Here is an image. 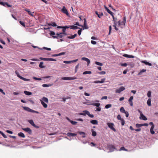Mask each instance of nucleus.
Listing matches in <instances>:
<instances>
[{
	"label": "nucleus",
	"instance_id": "obj_1",
	"mask_svg": "<svg viewBox=\"0 0 158 158\" xmlns=\"http://www.w3.org/2000/svg\"><path fill=\"white\" fill-rule=\"evenodd\" d=\"M40 101L41 104L44 108L47 107V104L45 103H48V100L47 98L44 97L40 100Z\"/></svg>",
	"mask_w": 158,
	"mask_h": 158
},
{
	"label": "nucleus",
	"instance_id": "obj_2",
	"mask_svg": "<svg viewBox=\"0 0 158 158\" xmlns=\"http://www.w3.org/2000/svg\"><path fill=\"white\" fill-rule=\"evenodd\" d=\"M23 108L24 110H26L27 111L29 112H31L32 113H35L36 114H39V112L34 110H32L29 107H25V106H23Z\"/></svg>",
	"mask_w": 158,
	"mask_h": 158
},
{
	"label": "nucleus",
	"instance_id": "obj_3",
	"mask_svg": "<svg viewBox=\"0 0 158 158\" xmlns=\"http://www.w3.org/2000/svg\"><path fill=\"white\" fill-rule=\"evenodd\" d=\"M126 21V20H119L117 23V24L118 26L120 27L121 28H123L125 26Z\"/></svg>",
	"mask_w": 158,
	"mask_h": 158
},
{
	"label": "nucleus",
	"instance_id": "obj_4",
	"mask_svg": "<svg viewBox=\"0 0 158 158\" xmlns=\"http://www.w3.org/2000/svg\"><path fill=\"white\" fill-rule=\"evenodd\" d=\"M107 125H108L109 128H110L111 130H112L114 132L116 131V130L114 127V123H107Z\"/></svg>",
	"mask_w": 158,
	"mask_h": 158
},
{
	"label": "nucleus",
	"instance_id": "obj_5",
	"mask_svg": "<svg viewBox=\"0 0 158 158\" xmlns=\"http://www.w3.org/2000/svg\"><path fill=\"white\" fill-rule=\"evenodd\" d=\"M28 122L33 127L36 128H39V126H36L35 124H34V121L32 120H28Z\"/></svg>",
	"mask_w": 158,
	"mask_h": 158
},
{
	"label": "nucleus",
	"instance_id": "obj_6",
	"mask_svg": "<svg viewBox=\"0 0 158 158\" xmlns=\"http://www.w3.org/2000/svg\"><path fill=\"white\" fill-rule=\"evenodd\" d=\"M104 7L108 13L112 16L113 20H114V17L113 15V13L112 11H110V10L105 5H104Z\"/></svg>",
	"mask_w": 158,
	"mask_h": 158
},
{
	"label": "nucleus",
	"instance_id": "obj_7",
	"mask_svg": "<svg viewBox=\"0 0 158 158\" xmlns=\"http://www.w3.org/2000/svg\"><path fill=\"white\" fill-rule=\"evenodd\" d=\"M138 111L140 114V116L139 117L140 119H142L143 120H146L147 119V118L142 113L140 110H139Z\"/></svg>",
	"mask_w": 158,
	"mask_h": 158
},
{
	"label": "nucleus",
	"instance_id": "obj_8",
	"mask_svg": "<svg viewBox=\"0 0 158 158\" xmlns=\"http://www.w3.org/2000/svg\"><path fill=\"white\" fill-rule=\"evenodd\" d=\"M108 148L110 150V152H112L116 149L114 146L112 145H108Z\"/></svg>",
	"mask_w": 158,
	"mask_h": 158
},
{
	"label": "nucleus",
	"instance_id": "obj_9",
	"mask_svg": "<svg viewBox=\"0 0 158 158\" xmlns=\"http://www.w3.org/2000/svg\"><path fill=\"white\" fill-rule=\"evenodd\" d=\"M77 79V78L75 77H64L61 78L62 80H75Z\"/></svg>",
	"mask_w": 158,
	"mask_h": 158
},
{
	"label": "nucleus",
	"instance_id": "obj_10",
	"mask_svg": "<svg viewBox=\"0 0 158 158\" xmlns=\"http://www.w3.org/2000/svg\"><path fill=\"white\" fill-rule=\"evenodd\" d=\"M125 89V88L123 86H121L119 89H116L115 90V93H120L122 91L124 90Z\"/></svg>",
	"mask_w": 158,
	"mask_h": 158
},
{
	"label": "nucleus",
	"instance_id": "obj_11",
	"mask_svg": "<svg viewBox=\"0 0 158 158\" xmlns=\"http://www.w3.org/2000/svg\"><path fill=\"white\" fill-rule=\"evenodd\" d=\"M22 129L24 130V131L26 132H27L29 134H31L32 133V131L28 127H27L26 128H22Z\"/></svg>",
	"mask_w": 158,
	"mask_h": 158
},
{
	"label": "nucleus",
	"instance_id": "obj_12",
	"mask_svg": "<svg viewBox=\"0 0 158 158\" xmlns=\"http://www.w3.org/2000/svg\"><path fill=\"white\" fill-rule=\"evenodd\" d=\"M61 11L63 13L66 14L68 16H69V14L68 13L67 10L64 6L63 7V8L61 10Z\"/></svg>",
	"mask_w": 158,
	"mask_h": 158
},
{
	"label": "nucleus",
	"instance_id": "obj_13",
	"mask_svg": "<svg viewBox=\"0 0 158 158\" xmlns=\"http://www.w3.org/2000/svg\"><path fill=\"white\" fill-rule=\"evenodd\" d=\"M78 60V59H76L75 60H72L71 61H64L63 62L65 64H70L72 63H73L75 62H76Z\"/></svg>",
	"mask_w": 158,
	"mask_h": 158
},
{
	"label": "nucleus",
	"instance_id": "obj_14",
	"mask_svg": "<svg viewBox=\"0 0 158 158\" xmlns=\"http://www.w3.org/2000/svg\"><path fill=\"white\" fill-rule=\"evenodd\" d=\"M81 27H83V30L87 29L89 28V27L87 24L86 20H84V25H82V26H81Z\"/></svg>",
	"mask_w": 158,
	"mask_h": 158
},
{
	"label": "nucleus",
	"instance_id": "obj_15",
	"mask_svg": "<svg viewBox=\"0 0 158 158\" xmlns=\"http://www.w3.org/2000/svg\"><path fill=\"white\" fill-rule=\"evenodd\" d=\"M56 35L57 36H53V37L55 38L58 39V38H61L64 36V35H63L62 33H57Z\"/></svg>",
	"mask_w": 158,
	"mask_h": 158
},
{
	"label": "nucleus",
	"instance_id": "obj_16",
	"mask_svg": "<svg viewBox=\"0 0 158 158\" xmlns=\"http://www.w3.org/2000/svg\"><path fill=\"white\" fill-rule=\"evenodd\" d=\"M84 112H85V113L90 118H93L94 117V115L93 114H90L88 110H84L83 111Z\"/></svg>",
	"mask_w": 158,
	"mask_h": 158
},
{
	"label": "nucleus",
	"instance_id": "obj_17",
	"mask_svg": "<svg viewBox=\"0 0 158 158\" xmlns=\"http://www.w3.org/2000/svg\"><path fill=\"white\" fill-rule=\"evenodd\" d=\"M67 135L69 137H73L76 136L77 134L75 133L68 132L67 133Z\"/></svg>",
	"mask_w": 158,
	"mask_h": 158
},
{
	"label": "nucleus",
	"instance_id": "obj_18",
	"mask_svg": "<svg viewBox=\"0 0 158 158\" xmlns=\"http://www.w3.org/2000/svg\"><path fill=\"white\" fill-rule=\"evenodd\" d=\"M81 60L85 61L88 64H89L90 63V61L89 59L86 57H83L81 58Z\"/></svg>",
	"mask_w": 158,
	"mask_h": 158
},
{
	"label": "nucleus",
	"instance_id": "obj_19",
	"mask_svg": "<svg viewBox=\"0 0 158 158\" xmlns=\"http://www.w3.org/2000/svg\"><path fill=\"white\" fill-rule=\"evenodd\" d=\"M123 56L124 57L128 58H133L134 57V56L133 55H129L126 54H123Z\"/></svg>",
	"mask_w": 158,
	"mask_h": 158
},
{
	"label": "nucleus",
	"instance_id": "obj_20",
	"mask_svg": "<svg viewBox=\"0 0 158 158\" xmlns=\"http://www.w3.org/2000/svg\"><path fill=\"white\" fill-rule=\"evenodd\" d=\"M70 28L71 29H73L74 30L77 29H80V28L77 26L75 25H71L70 26Z\"/></svg>",
	"mask_w": 158,
	"mask_h": 158
},
{
	"label": "nucleus",
	"instance_id": "obj_21",
	"mask_svg": "<svg viewBox=\"0 0 158 158\" xmlns=\"http://www.w3.org/2000/svg\"><path fill=\"white\" fill-rule=\"evenodd\" d=\"M88 105H92L94 106H96L97 107H98L100 105V104L99 103H93L91 104H88Z\"/></svg>",
	"mask_w": 158,
	"mask_h": 158
},
{
	"label": "nucleus",
	"instance_id": "obj_22",
	"mask_svg": "<svg viewBox=\"0 0 158 158\" xmlns=\"http://www.w3.org/2000/svg\"><path fill=\"white\" fill-rule=\"evenodd\" d=\"M90 122L91 123L94 125H97L98 124V122L96 120H91Z\"/></svg>",
	"mask_w": 158,
	"mask_h": 158
},
{
	"label": "nucleus",
	"instance_id": "obj_23",
	"mask_svg": "<svg viewBox=\"0 0 158 158\" xmlns=\"http://www.w3.org/2000/svg\"><path fill=\"white\" fill-rule=\"evenodd\" d=\"M78 133L80 135H82V137L84 138L85 137V132L82 131H78Z\"/></svg>",
	"mask_w": 158,
	"mask_h": 158
},
{
	"label": "nucleus",
	"instance_id": "obj_24",
	"mask_svg": "<svg viewBox=\"0 0 158 158\" xmlns=\"http://www.w3.org/2000/svg\"><path fill=\"white\" fill-rule=\"evenodd\" d=\"M95 13L99 18H101L103 15V14L102 12H101L98 14L97 11H95Z\"/></svg>",
	"mask_w": 158,
	"mask_h": 158
},
{
	"label": "nucleus",
	"instance_id": "obj_25",
	"mask_svg": "<svg viewBox=\"0 0 158 158\" xmlns=\"http://www.w3.org/2000/svg\"><path fill=\"white\" fill-rule=\"evenodd\" d=\"M146 71V69H143L140 71V72L138 73V75H141L142 74V73L145 72Z\"/></svg>",
	"mask_w": 158,
	"mask_h": 158
},
{
	"label": "nucleus",
	"instance_id": "obj_26",
	"mask_svg": "<svg viewBox=\"0 0 158 158\" xmlns=\"http://www.w3.org/2000/svg\"><path fill=\"white\" fill-rule=\"evenodd\" d=\"M24 93L27 95H31L32 94L31 92L28 91H24Z\"/></svg>",
	"mask_w": 158,
	"mask_h": 158
},
{
	"label": "nucleus",
	"instance_id": "obj_27",
	"mask_svg": "<svg viewBox=\"0 0 158 158\" xmlns=\"http://www.w3.org/2000/svg\"><path fill=\"white\" fill-rule=\"evenodd\" d=\"M142 63H144L145 64L148 65L149 66H151L152 64L146 61H141Z\"/></svg>",
	"mask_w": 158,
	"mask_h": 158
},
{
	"label": "nucleus",
	"instance_id": "obj_28",
	"mask_svg": "<svg viewBox=\"0 0 158 158\" xmlns=\"http://www.w3.org/2000/svg\"><path fill=\"white\" fill-rule=\"evenodd\" d=\"M18 135L19 136H20L23 138H24L25 137V136L24 134L23 133L21 132H19L18 133Z\"/></svg>",
	"mask_w": 158,
	"mask_h": 158
},
{
	"label": "nucleus",
	"instance_id": "obj_29",
	"mask_svg": "<svg viewBox=\"0 0 158 158\" xmlns=\"http://www.w3.org/2000/svg\"><path fill=\"white\" fill-rule=\"evenodd\" d=\"M77 36V34H75L71 36H68L67 38L70 39H73L74 38Z\"/></svg>",
	"mask_w": 158,
	"mask_h": 158
},
{
	"label": "nucleus",
	"instance_id": "obj_30",
	"mask_svg": "<svg viewBox=\"0 0 158 158\" xmlns=\"http://www.w3.org/2000/svg\"><path fill=\"white\" fill-rule=\"evenodd\" d=\"M92 131V135L93 136H95L97 135V133L96 131H94V130L92 129L91 130Z\"/></svg>",
	"mask_w": 158,
	"mask_h": 158
},
{
	"label": "nucleus",
	"instance_id": "obj_31",
	"mask_svg": "<svg viewBox=\"0 0 158 158\" xmlns=\"http://www.w3.org/2000/svg\"><path fill=\"white\" fill-rule=\"evenodd\" d=\"M44 63L42 62H41L40 63L39 67L41 68H45V66H44L43 65Z\"/></svg>",
	"mask_w": 158,
	"mask_h": 158
},
{
	"label": "nucleus",
	"instance_id": "obj_32",
	"mask_svg": "<svg viewBox=\"0 0 158 158\" xmlns=\"http://www.w3.org/2000/svg\"><path fill=\"white\" fill-rule=\"evenodd\" d=\"M147 104L148 106H150L151 105V99H149L147 101Z\"/></svg>",
	"mask_w": 158,
	"mask_h": 158
},
{
	"label": "nucleus",
	"instance_id": "obj_33",
	"mask_svg": "<svg viewBox=\"0 0 158 158\" xmlns=\"http://www.w3.org/2000/svg\"><path fill=\"white\" fill-rule=\"evenodd\" d=\"M91 72L90 71H86L84 72L83 74L84 75L87 74H91Z\"/></svg>",
	"mask_w": 158,
	"mask_h": 158
},
{
	"label": "nucleus",
	"instance_id": "obj_34",
	"mask_svg": "<svg viewBox=\"0 0 158 158\" xmlns=\"http://www.w3.org/2000/svg\"><path fill=\"white\" fill-rule=\"evenodd\" d=\"M66 30L65 29V28H63L62 29V32H61V33H62V35H64V36L66 35H67V34L66 33Z\"/></svg>",
	"mask_w": 158,
	"mask_h": 158
},
{
	"label": "nucleus",
	"instance_id": "obj_35",
	"mask_svg": "<svg viewBox=\"0 0 158 158\" xmlns=\"http://www.w3.org/2000/svg\"><path fill=\"white\" fill-rule=\"evenodd\" d=\"M51 85L50 84H44L42 85V86L44 87H48L50 86Z\"/></svg>",
	"mask_w": 158,
	"mask_h": 158
},
{
	"label": "nucleus",
	"instance_id": "obj_36",
	"mask_svg": "<svg viewBox=\"0 0 158 158\" xmlns=\"http://www.w3.org/2000/svg\"><path fill=\"white\" fill-rule=\"evenodd\" d=\"M95 64H97L98 65L100 66H102L103 65V64H102V63H101V62H99L98 61H96L95 62Z\"/></svg>",
	"mask_w": 158,
	"mask_h": 158
},
{
	"label": "nucleus",
	"instance_id": "obj_37",
	"mask_svg": "<svg viewBox=\"0 0 158 158\" xmlns=\"http://www.w3.org/2000/svg\"><path fill=\"white\" fill-rule=\"evenodd\" d=\"M56 60L52 58H47V61H56Z\"/></svg>",
	"mask_w": 158,
	"mask_h": 158
},
{
	"label": "nucleus",
	"instance_id": "obj_38",
	"mask_svg": "<svg viewBox=\"0 0 158 158\" xmlns=\"http://www.w3.org/2000/svg\"><path fill=\"white\" fill-rule=\"evenodd\" d=\"M112 106V105L111 104H108L106 105L105 106V107L106 109H108L111 107Z\"/></svg>",
	"mask_w": 158,
	"mask_h": 158
},
{
	"label": "nucleus",
	"instance_id": "obj_39",
	"mask_svg": "<svg viewBox=\"0 0 158 158\" xmlns=\"http://www.w3.org/2000/svg\"><path fill=\"white\" fill-rule=\"evenodd\" d=\"M26 11L28 12V14L31 16H33V15L32 14V13L30 11L29 9L26 10Z\"/></svg>",
	"mask_w": 158,
	"mask_h": 158
},
{
	"label": "nucleus",
	"instance_id": "obj_40",
	"mask_svg": "<svg viewBox=\"0 0 158 158\" xmlns=\"http://www.w3.org/2000/svg\"><path fill=\"white\" fill-rule=\"evenodd\" d=\"M120 110L121 112L123 113H124L126 111L123 107H121L120 109Z\"/></svg>",
	"mask_w": 158,
	"mask_h": 158
},
{
	"label": "nucleus",
	"instance_id": "obj_41",
	"mask_svg": "<svg viewBox=\"0 0 158 158\" xmlns=\"http://www.w3.org/2000/svg\"><path fill=\"white\" fill-rule=\"evenodd\" d=\"M20 23L23 27H25V23L24 22H23V21L20 20L19 21Z\"/></svg>",
	"mask_w": 158,
	"mask_h": 158
},
{
	"label": "nucleus",
	"instance_id": "obj_42",
	"mask_svg": "<svg viewBox=\"0 0 158 158\" xmlns=\"http://www.w3.org/2000/svg\"><path fill=\"white\" fill-rule=\"evenodd\" d=\"M136 127L137 128H139L142 126V124L137 123L135 125Z\"/></svg>",
	"mask_w": 158,
	"mask_h": 158
},
{
	"label": "nucleus",
	"instance_id": "obj_43",
	"mask_svg": "<svg viewBox=\"0 0 158 158\" xmlns=\"http://www.w3.org/2000/svg\"><path fill=\"white\" fill-rule=\"evenodd\" d=\"M5 6L6 7H11L12 6L8 4V2H5Z\"/></svg>",
	"mask_w": 158,
	"mask_h": 158
},
{
	"label": "nucleus",
	"instance_id": "obj_44",
	"mask_svg": "<svg viewBox=\"0 0 158 158\" xmlns=\"http://www.w3.org/2000/svg\"><path fill=\"white\" fill-rule=\"evenodd\" d=\"M0 134L2 135L3 137L4 138H7V136L2 131H0Z\"/></svg>",
	"mask_w": 158,
	"mask_h": 158
},
{
	"label": "nucleus",
	"instance_id": "obj_45",
	"mask_svg": "<svg viewBox=\"0 0 158 158\" xmlns=\"http://www.w3.org/2000/svg\"><path fill=\"white\" fill-rule=\"evenodd\" d=\"M79 29L80 30L78 31L77 33L79 35H80L81 34V32L82 30V29L80 28Z\"/></svg>",
	"mask_w": 158,
	"mask_h": 158
},
{
	"label": "nucleus",
	"instance_id": "obj_46",
	"mask_svg": "<svg viewBox=\"0 0 158 158\" xmlns=\"http://www.w3.org/2000/svg\"><path fill=\"white\" fill-rule=\"evenodd\" d=\"M55 33L54 31H51V32L50 33V35L51 36H52V37L53 36H54V35H55Z\"/></svg>",
	"mask_w": 158,
	"mask_h": 158
},
{
	"label": "nucleus",
	"instance_id": "obj_47",
	"mask_svg": "<svg viewBox=\"0 0 158 158\" xmlns=\"http://www.w3.org/2000/svg\"><path fill=\"white\" fill-rule=\"evenodd\" d=\"M70 123L72 124L73 125H75L77 123V122L73 121L72 120L71 121Z\"/></svg>",
	"mask_w": 158,
	"mask_h": 158
},
{
	"label": "nucleus",
	"instance_id": "obj_48",
	"mask_svg": "<svg viewBox=\"0 0 158 158\" xmlns=\"http://www.w3.org/2000/svg\"><path fill=\"white\" fill-rule=\"evenodd\" d=\"M115 24L113 25V27H114V29L116 30H118V29L117 28L116 26H118L117 24V23H115Z\"/></svg>",
	"mask_w": 158,
	"mask_h": 158
},
{
	"label": "nucleus",
	"instance_id": "obj_49",
	"mask_svg": "<svg viewBox=\"0 0 158 158\" xmlns=\"http://www.w3.org/2000/svg\"><path fill=\"white\" fill-rule=\"evenodd\" d=\"M42 49H46V50H48V51H50L51 50V49L50 48H48L45 47H43L42 48Z\"/></svg>",
	"mask_w": 158,
	"mask_h": 158
},
{
	"label": "nucleus",
	"instance_id": "obj_50",
	"mask_svg": "<svg viewBox=\"0 0 158 158\" xmlns=\"http://www.w3.org/2000/svg\"><path fill=\"white\" fill-rule=\"evenodd\" d=\"M121 125L122 126H123L125 124V121L124 120V119L123 118L121 120Z\"/></svg>",
	"mask_w": 158,
	"mask_h": 158
},
{
	"label": "nucleus",
	"instance_id": "obj_51",
	"mask_svg": "<svg viewBox=\"0 0 158 158\" xmlns=\"http://www.w3.org/2000/svg\"><path fill=\"white\" fill-rule=\"evenodd\" d=\"M101 110V108L100 107H98L96 108V109L95 110V111H100Z\"/></svg>",
	"mask_w": 158,
	"mask_h": 158
},
{
	"label": "nucleus",
	"instance_id": "obj_52",
	"mask_svg": "<svg viewBox=\"0 0 158 158\" xmlns=\"http://www.w3.org/2000/svg\"><path fill=\"white\" fill-rule=\"evenodd\" d=\"M151 93L150 91H149L147 93V96L148 97H151Z\"/></svg>",
	"mask_w": 158,
	"mask_h": 158
},
{
	"label": "nucleus",
	"instance_id": "obj_53",
	"mask_svg": "<svg viewBox=\"0 0 158 158\" xmlns=\"http://www.w3.org/2000/svg\"><path fill=\"white\" fill-rule=\"evenodd\" d=\"M117 118L118 120H120L123 119V118H121V116L120 114L118 115L117 116Z\"/></svg>",
	"mask_w": 158,
	"mask_h": 158
},
{
	"label": "nucleus",
	"instance_id": "obj_54",
	"mask_svg": "<svg viewBox=\"0 0 158 158\" xmlns=\"http://www.w3.org/2000/svg\"><path fill=\"white\" fill-rule=\"evenodd\" d=\"M119 151H121V150H124L126 151H127V150L125 148L123 147H121L120 149L119 150Z\"/></svg>",
	"mask_w": 158,
	"mask_h": 158
},
{
	"label": "nucleus",
	"instance_id": "obj_55",
	"mask_svg": "<svg viewBox=\"0 0 158 158\" xmlns=\"http://www.w3.org/2000/svg\"><path fill=\"white\" fill-rule=\"evenodd\" d=\"M33 78L34 79L36 80L40 81L41 80V78H38L35 77H33Z\"/></svg>",
	"mask_w": 158,
	"mask_h": 158
},
{
	"label": "nucleus",
	"instance_id": "obj_56",
	"mask_svg": "<svg viewBox=\"0 0 158 158\" xmlns=\"http://www.w3.org/2000/svg\"><path fill=\"white\" fill-rule=\"evenodd\" d=\"M49 25H52L53 27H56V24L55 23H52V24H49Z\"/></svg>",
	"mask_w": 158,
	"mask_h": 158
},
{
	"label": "nucleus",
	"instance_id": "obj_57",
	"mask_svg": "<svg viewBox=\"0 0 158 158\" xmlns=\"http://www.w3.org/2000/svg\"><path fill=\"white\" fill-rule=\"evenodd\" d=\"M99 73L100 75H104L106 74V72L104 71H101L99 72Z\"/></svg>",
	"mask_w": 158,
	"mask_h": 158
},
{
	"label": "nucleus",
	"instance_id": "obj_58",
	"mask_svg": "<svg viewBox=\"0 0 158 158\" xmlns=\"http://www.w3.org/2000/svg\"><path fill=\"white\" fill-rule=\"evenodd\" d=\"M40 59L41 60H43L44 61H47V58H44L43 57H40Z\"/></svg>",
	"mask_w": 158,
	"mask_h": 158
},
{
	"label": "nucleus",
	"instance_id": "obj_59",
	"mask_svg": "<svg viewBox=\"0 0 158 158\" xmlns=\"http://www.w3.org/2000/svg\"><path fill=\"white\" fill-rule=\"evenodd\" d=\"M121 65L122 66L126 67L127 65V63H122L121 64Z\"/></svg>",
	"mask_w": 158,
	"mask_h": 158
},
{
	"label": "nucleus",
	"instance_id": "obj_60",
	"mask_svg": "<svg viewBox=\"0 0 158 158\" xmlns=\"http://www.w3.org/2000/svg\"><path fill=\"white\" fill-rule=\"evenodd\" d=\"M105 80H106V79L105 78H103V79H102L101 80V81H100V83H103L104 82Z\"/></svg>",
	"mask_w": 158,
	"mask_h": 158
},
{
	"label": "nucleus",
	"instance_id": "obj_61",
	"mask_svg": "<svg viewBox=\"0 0 158 158\" xmlns=\"http://www.w3.org/2000/svg\"><path fill=\"white\" fill-rule=\"evenodd\" d=\"M74 24L77 25V26H78L80 27L82 26V25H81L79 24V23L78 22H77L76 23H75Z\"/></svg>",
	"mask_w": 158,
	"mask_h": 158
},
{
	"label": "nucleus",
	"instance_id": "obj_62",
	"mask_svg": "<svg viewBox=\"0 0 158 158\" xmlns=\"http://www.w3.org/2000/svg\"><path fill=\"white\" fill-rule=\"evenodd\" d=\"M124 113L126 114V116L127 117H128V116H129V113H128V112L127 111H126Z\"/></svg>",
	"mask_w": 158,
	"mask_h": 158
},
{
	"label": "nucleus",
	"instance_id": "obj_63",
	"mask_svg": "<svg viewBox=\"0 0 158 158\" xmlns=\"http://www.w3.org/2000/svg\"><path fill=\"white\" fill-rule=\"evenodd\" d=\"M65 53L64 52H62L58 54V56H60L62 55H64L65 54Z\"/></svg>",
	"mask_w": 158,
	"mask_h": 158
},
{
	"label": "nucleus",
	"instance_id": "obj_64",
	"mask_svg": "<svg viewBox=\"0 0 158 158\" xmlns=\"http://www.w3.org/2000/svg\"><path fill=\"white\" fill-rule=\"evenodd\" d=\"M91 43L92 44H96L97 42L96 41H94V40H91Z\"/></svg>",
	"mask_w": 158,
	"mask_h": 158
}]
</instances>
